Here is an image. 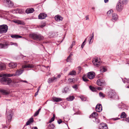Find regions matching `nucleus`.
<instances>
[{
  "label": "nucleus",
  "instance_id": "19",
  "mask_svg": "<svg viewBox=\"0 0 129 129\" xmlns=\"http://www.w3.org/2000/svg\"><path fill=\"white\" fill-rule=\"evenodd\" d=\"M34 67V66L32 64H28L22 66V69L26 68H32Z\"/></svg>",
  "mask_w": 129,
  "mask_h": 129
},
{
  "label": "nucleus",
  "instance_id": "38",
  "mask_svg": "<svg viewBox=\"0 0 129 129\" xmlns=\"http://www.w3.org/2000/svg\"><path fill=\"white\" fill-rule=\"evenodd\" d=\"M46 25V23L45 22L42 23L41 24L39 25V27L43 28Z\"/></svg>",
  "mask_w": 129,
  "mask_h": 129
},
{
  "label": "nucleus",
  "instance_id": "47",
  "mask_svg": "<svg viewBox=\"0 0 129 129\" xmlns=\"http://www.w3.org/2000/svg\"><path fill=\"white\" fill-rule=\"evenodd\" d=\"M39 112H38L37 111L35 112L34 115V116H37L39 114Z\"/></svg>",
  "mask_w": 129,
  "mask_h": 129
},
{
  "label": "nucleus",
  "instance_id": "5",
  "mask_svg": "<svg viewBox=\"0 0 129 129\" xmlns=\"http://www.w3.org/2000/svg\"><path fill=\"white\" fill-rule=\"evenodd\" d=\"M108 97L113 99H118V96L114 90L110 91L109 92Z\"/></svg>",
  "mask_w": 129,
  "mask_h": 129
},
{
  "label": "nucleus",
  "instance_id": "59",
  "mask_svg": "<svg viewBox=\"0 0 129 129\" xmlns=\"http://www.w3.org/2000/svg\"><path fill=\"white\" fill-rule=\"evenodd\" d=\"M85 17H86V20H87L89 19V18H88V15H86V16Z\"/></svg>",
  "mask_w": 129,
  "mask_h": 129
},
{
  "label": "nucleus",
  "instance_id": "22",
  "mask_svg": "<svg viewBox=\"0 0 129 129\" xmlns=\"http://www.w3.org/2000/svg\"><path fill=\"white\" fill-rule=\"evenodd\" d=\"M34 11V9L33 8L28 9L26 10L25 12L27 14L33 12Z\"/></svg>",
  "mask_w": 129,
  "mask_h": 129
},
{
  "label": "nucleus",
  "instance_id": "62",
  "mask_svg": "<svg viewBox=\"0 0 129 129\" xmlns=\"http://www.w3.org/2000/svg\"><path fill=\"white\" fill-rule=\"evenodd\" d=\"M60 77H61L60 75L58 74V75L57 77L59 78H60Z\"/></svg>",
  "mask_w": 129,
  "mask_h": 129
},
{
  "label": "nucleus",
  "instance_id": "41",
  "mask_svg": "<svg viewBox=\"0 0 129 129\" xmlns=\"http://www.w3.org/2000/svg\"><path fill=\"white\" fill-rule=\"evenodd\" d=\"M99 95L101 97H102L103 98H104L105 96V95L102 93L100 92L99 93Z\"/></svg>",
  "mask_w": 129,
  "mask_h": 129
},
{
  "label": "nucleus",
  "instance_id": "21",
  "mask_svg": "<svg viewBox=\"0 0 129 129\" xmlns=\"http://www.w3.org/2000/svg\"><path fill=\"white\" fill-rule=\"evenodd\" d=\"M97 115V113L96 112H94L90 115L89 118L93 117L94 118H96Z\"/></svg>",
  "mask_w": 129,
  "mask_h": 129
},
{
  "label": "nucleus",
  "instance_id": "32",
  "mask_svg": "<svg viewBox=\"0 0 129 129\" xmlns=\"http://www.w3.org/2000/svg\"><path fill=\"white\" fill-rule=\"evenodd\" d=\"M113 11L112 10H111L107 12V15L109 16L110 17L112 15Z\"/></svg>",
  "mask_w": 129,
  "mask_h": 129
},
{
  "label": "nucleus",
  "instance_id": "63",
  "mask_svg": "<svg viewBox=\"0 0 129 129\" xmlns=\"http://www.w3.org/2000/svg\"><path fill=\"white\" fill-rule=\"evenodd\" d=\"M108 2V0H104V2L105 3H107Z\"/></svg>",
  "mask_w": 129,
  "mask_h": 129
},
{
  "label": "nucleus",
  "instance_id": "2",
  "mask_svg": "<svg viewBox=\"0 0 129 129\" xmlns=\"http://www.w3.org/2000/svg\"><path fill=\"white\" fill-rule=\"evenodd\" d=\"M14 45L15 46H17L18 45L16 43L11 42H6L5 44L0 43V48L5 49L7 48L10 45Z\"/></svg>",
  "mask_w": 129,
  "mask_h": 129
},
{
  "label": "nucleus",
  "instance_id": "27",
  "mask_svg": "<svg viewBox=\"0 0 129 129\" xmlns=\"http://www.w3.org/2000/svg\"><path fill=\"white\" fill-rule=\"evenodd\" d=\"M75 98L73 96H69L66 99L67 100L69 101H73Z\"/></svg>",
  "mask_w": 129,
  "mask_h": 129
},
{
  "label": "nucleus",
  "instance_id": "60",
  "mask_svg": "<svg viewBox=\"0 0 129 129\" xmlns=\"http://www.w3.org/2000/svg\"><path fill=\"white\" fill-rule=\"evenodd\" d=\"M2 127L3 128H5V127H7V126H6L5 125H3V124H2Z\"/></svg>",
  "mask_w": 129,
  "mask_h": 129
},
{
  "label": "nucleus",
  "instance_id": "37",
  "mask_svg": "<svg viewBox=\"0 0 129 129\" xmlns=\"http://www.w3.org/2000/svg\"><path fill=\"white\" fill-rule=\"evenodd\" d=\"M93 120L94 122L96 123H100V120L96 118H93Z\"/></svg>",
  "mask_w": 129,
  "mask_h": 129
},
{
  "label": "nucleus",
  "instance_id": "49",
  "mask_svg": "<svg viewBox=\"0 0 129 129\" xmlns=\"http://www.w3.org/2000/svg\"><path fill=\"white\" fill-rule=\"evenodd\" d=\"M75 42L74 41L72 42V44L71 46V48H72L73 46L75 45Z\"/></svg>",
  "mask_w": 129,
  "mask_h": 129
},
{
  "label": "nucleus",
  "instance_id": "28",
  "mask_svg": "<svg viewBox=\"0 0 129 129\" xmlns=\"http://www.w3.org/2000/svg\"><path fill=\"white\" fill-rule=\"evenodd\" d=\"M125 106V104L121 103L119 105V108L120 110H121L124 108Z\"/></svg>",
  "mask_w": 129,
  "mask_h": 129
},
{
  "label": "nucleus",
  "instance_id": "26",
  "mask_svg": "<svg viewBox=\"0 0 129 129\" xmlns=\"http://www.w3.org/2000/svg\"><path fill=\"white\" fill-rule=\"evenodd\" d=\"M0 93L4 95H7L8 94V92H7L6 90L3 89L0 90Z\"/></svg>",
  "mask_w": 129,
  "mask_h": 129
},
{
  "label": "nucleus",
  "instance_id": "1",
  "mask_svg": "<svg viewBox=\"0 0 129 129\" xmlns=\"http://www.w3.org/2000/svg\"><path fill=\"white\" fill-rule=\"evenodd\" d=\"M5 74H0V77H1L0 79L1 83L3 84H9L12 82V80L10 78L7 77V76H4Z\"/></svg>",
  "mask_w": 129,
  "mask_h": 129
},
{
  "label": "nucleus",
  "instance_id": "25",
  "mask_svg": "<svg viewBox=\"0 0 129 129\" xmlns=\"http://www.w3.org/2000/svg\"><path fill=\"white\" fill-rule=\"evenodd\" d=\"M54 127V124H50L48 126L46 129H53Z\"/></svg>",
  "mask_w": 129,
  "mask_h": 129
},
{
  "label": "nucleus",
  "instance_id": "54",
  "mask_svg": "<svg viewBox=\"0 0 129 129\" xmlns=\"http://www.w3.org/2000/svg\"><path fill=\"white\" fill-rule=\"evenodd\" d=\"M20 82H24L25 83H28L27 82L26 80H20Z\"/></svg>",
  "mask_w": 129,
  "mask_h": 129
},
{
  "label": "nucleus",
  "instance_id": "61",
  "mask_svg": "<svg viewBox=\"0 0 129 129\" xmlns=\"http://www.w3.org/2000/svg\"><path fill=\"white\" fill-rule=\"evenodd\" d=\"M31 129H38L37 127H33Z\"/></svg>",
  "mask_w": 129,
  "mask_h": 129
},
{
  "label": "nucleus",
  "instance_id": "15",
  "mask_svg": "<svg viewBox=\"0 0 129 129\" xmlns=\"http://www.w3.org/2000/svg\"><path fill=\"white\" fill-rule=\"evenodd\" d=\"M47 16V15L43 13H41L38 16L39 18L40 19H45Z\"/></svg>",
  "mask_w": 129,
  "mask_h": 129
},
{
  "label": "nucleus",
  "instance_id": "17",
  "mask_svg": "<svg viewBox=\"0 0 129 129\" xmlns=\"http://www.w3.org/2000/svg\"><path fill=\"white\" fill-rule=\"evenodd\" d=\"M17 66V64L13 62H11L9 64V67L11 68H13L16 67Z\"/></svg>",
  "mask_w": 129,
  "mask_h": 129
},
{
  "label": "nucleus",
  "instance_id": "35",
  "mask_svg": "<svg viewBox=\"0 0 129 129\" xmlns=\"http://www.w3.org/2000/svg\"><path fill=\"white\" fill-rule=\"evenodd\" d=\"M120 116L121 118H125L126 117V114L124 112H122Z\"/></svg>",
  "mask_w": 129,
  "mask_h": 129
},
{
  "label": "nucleus",
  "instance_id": "9",
  "mask_svg": "<svg viewBox=\"0 0 129 129\" xmlns=\"http://www.w3.org/2000/svg\"><path fill=\"white\" fill-rule=\"evenodd\" d=\"M4 4L7 7H12L13 6V4L10 0H5L4 1Z\"/></svg>",
  "mask_w": 129,
  "mask_h": 129
},
{
  "label": "nucleus",
  "instance_id": "10",
  "mask_svg": "<svg viewBox=\"0 0 129 129\" xmlns=\"http://www.w3.org/2000/svg\"><path fill=\"white\" fill-rule=\"evenodd\" d=\"M95 73L93 72H90L88 73L87 77L90 79H92L95 77Z\"/></svg>",
  "mask_w": 129,
  "mask_h": 129
},
{
  "label": "nucleus",
  "instance_id": "44",
  "mask_svg": "<svg viewBox=\"0 0 129 129\" xmlns=\"http://www.w3.org/2000/svg\"><path fill=\"white\" fill-rule=\"evenodd\" d=\"M28 121H29L30 123L33 122L34 121L33 118H31L29 119Z\"/></svg>",
  "mask_w": 129,
  "mask_h": 129
},
{
  "label": "nucleus",
  "instance_id": "3",
  "mask_svg": "<svg viewBox=\"0 0 129 129\" xmlns=\"http://www.w3.org/2000/svg\"><path fill=\"white\" fill-rule=\"evenodd\" d=\"M29 36L30 37L35 40H41L44 39L43 36L35 33L30 34H29Z\"/></svg>",
  "mask_w": 129,
  "mask_h": 129
},
{
  "label": "nucleus",
  "instance_id": "7",
  "mask_svg": "<svg viewBox=\"0 0 129 129\" xmlns=\"http://www.w3.org/2000/svg\"><path fill=\"white\" fill-rule=\"evenodd\" d=\"M124 5L122 2H119L116 6V9L118 11H121L123 8Z\"/></svg>",
  "mask_w": 129,
  "mask_h": 129
},
{
  "label": "nucleus",
  "instance_id": "18",
  "mask_svg": "<svg viewBox=\"0 0 129 129\" xmlns=\"http://www.w3.org/2000/svg\"><path fill=\"white\" fill-rule=\"evenodd\" d=\"M94 35L92 34V35H90L88 38V40L89 41V44H91L93 42V39Z\"/></svg>",
  "mask_w": 129,
  "mask_h": 129
},
{
  "label": "nucleus",
  "instance_id": "39",
  "mask_svg": "<svg viewBox=\"0 0 129 129\" xmlns=\"http://www.w3.org/2000/svg\"><path fill=\"white\" fill-rule=\"evenodd\" d=\"M72 54H70L69 56L67 58V61L69 62V61H70L71 60L70 57L72 56Z\"/></svg>",
  "mask_w": 129,
  "mask_h": 129
},
{
  "label": "nucleus",
  "instance_id": "45",
  "mask_svg": "<svg viewBox=\"0 0 129 129\" xmlns=\"http://www.w3.org/2000/svg\"><path fill=\"white\" fill-rule=\"evenodd\" d=\"M54 120V118H52L49 120V123H50L53 121Z\"/></svg>",
  "mask_w": 129,
  "mask_h": 129
},
{
  "label": "nucleus",
  "instance_id": "30",
  "mask_svg": "<svg viewBox=\"0 0 129 129\" xmlns=\"http://www.w3.org/2000/svg\"><path fill=\"white\" fill-rule=\"evenodd\" d=\"M6 68L5 65L4 64H0V70L5 69Z\"/></svg>",
  "mask_w": 129,
  "mask_h": 129
},
{
  "label": "nucleus",
  "instance_id": "14",
  "mask_svg": "<svg viewBox=\"0 0 129 129\" xmlns=\"http://www.w3.org/2000/svg\"><path fill=\"white\" fill-rule=\"evenodd\" d=\"M93 62L94 64L96 66H98L100 63V62L98 60V58L97 57H95L94 60L93 61Z\"/></svg>",
  "mask_w": 129,
  "mask_h": 129
},
{
  "label": "nucleus",
  "instance_id": "16",
  "mask_svg": "<svg viewBox=\"0 0 129 129\" xmlns=\"http://www.w3.org/2000/svg\"><path fill=\"white\" fill-rule=\"evenodd\" d=\"M56 79L57 78L56 77H53L52 78H49L48 80V83H50L56 81Z\"/></svg>",
  "mask_w": 129,
  "mask_h": 129
},
{
  "label": "nucleus",
  "instance_id": "31",
  "mask_svg": "<svg viewBox=\"0 0 129 129\" xmlns=\"http://www.w3.org/2000/svg\"><path fill=\"white\" fill-rule=\"evenodd\" d=\"M15 22L16 23H18V24H21L23 25H24L25 24V23L24 22L22 21L18 20L16 21Z\"/></svg>",
  "mask_w": 129,
  "mask_h": 129
},
{
  "label": "nucleus",
  "instance_id": "20",
  "mask_svg": "<svg viewBox=\"0 0 129 129\" xmlns=\"http://www.w3.org/2000/svg\"><path fill=\"white\" fill-rule=\"evenodd\" d=\"M96 83L98 85L100 86H102L104 85L105 84L104 82L102 81L100 79L98 80Z\"/></svg>",
  "mask_w": 129,
  "mask_h": 129
},
{
  "label": "nucleus",
  "instance_id": "42",
  "mask_svg": "<svg viewBox=\"0 0 129 129\" xmlns=\"http://www.w3.org/2000/svg\"><path fill=\"white\" fill-rule=\"evenodd\" d=\"M82 79L83 81L85 82H87L88 80L86 77L84 76L83 77Z\"/></svg>",
  "mask_w": 129,
  "mask_h": 129
},
{
  "label": "nucleus",
  "instance_id": "29",
  "mask_svg": "<svg viewBox=\"0 0 129 129\" xmlns=\"http://www.w3.org/2000/svg\"><path fill=\"white\" fill-rule=\"evenodd\" d=\"M11 37L13 38L18 39L22 38V36H20L16 35H11Z\"/></svg>",
  "mask_w": 129,
  "mask_h": 129
},
{
  "label": "nucleus",
  "instance_id": "51",
  "mask_svg": "<svg viewBox=\"0 0 129 129\" xmlns=\"http://www.w3.org/2000/svg\"><path fill=\"white\" fill-rule=\"evenodd\" d=\"M124 120L129 122V117L126 118L125 119H124Z\"/></svg>",
  "mask_w": 129,
  "mask_h": 129
},
{
  "label": "nucleus",
  "instance_id": "64",
  "mask_svg": "<svg viewBox=\"0 0 129 129\" xmlns=\"http://www.w3.org/2000/svg\"><path fill=\"white\" fill-rule=\"evenodd\" d=\"M41 110V108H40L37 111L38 112H39V111H40Z\"/></svg>",
  "mask_w": 129,
  "mask_h": 129
},
{
  "label": "nucleus",
  "instance_id": "11",
  "mask_svg": "<svg viewBox=\"0 0 129 129\" xmlns=\"http://www.w3.org/2000/svg\"><path fill=\"white\" fill-rule=\"evenodd\" d=\"M102 107L101 104H98L95 107V110L97 112H100L102 110Z\"/></svg>",
  "mask_w": 129,
  "mask_h": 129
},
{
  "label": "nucleus",
  "instance_id": "33",
  "mask_svg": "<svg viewBox=\"0 0 129 129\" xmlns=\"http://www.w3.org/2000/svg\"><path fill=\"white\" fill-rule=\"evenodd\" d=\"M70 90L68 87H65L62 91V93H66L69 92Z\"/></svg>",
  "mask_w": 129,
  "mask_h": 129
},
{
  "label": "nucleus",
  "instance_id": "34",
  "mask_svg": "<svg viewBox=\"0 0 129 129\" xmlns=\"http://www.w3.org/2000/svg\"><path fill=\"white\" fill-rule=\"evenodd\" d=\"M76 74V72L74 70H73L70 72L69 74V75H75Z\"/></svg>",
  "mask_w": 129,
  "mask_h": 129
},
{
  "label": "nucleus",
  "instance_id": "8",
  "mask_svg": "<svg viewBox=\"0 0 129 129\" xmlns=\"http://www.w3.org/2000/svg\"><path fill=\"white\" fill-rule=\"evenodd\" d=\"M8 26L5 24L0 25V32H7L8 30Z\"/></svg>",
  "mask_w": 129,
  "mask_h": 129
},
{
  "label": "nucleus",
  "instance_id": "50",
  "mask_svg": "<svg viewBox=\"0 0 129 129\" xmlns=\"http://www.w3.org/2000/svg\"><path fill=\"white\" fill-rule=\"evenodd\" d=\"M77 69L78 70V73H80L81 71V67H79Z\"/></svg>",
  "mask_w": 129,
  "mask_h": 129
},
{
  "label": "nucleus",
  "instance_id": "36",
  "mask_svg": "<svg viewBox=\"0 0 129 129\" xmlns=\"http://www.w3.org/2000/svg\"><path fill=\"white\" fill-rule=\"evenodd\" d=\"M121 79L124 83H125L126 82L127 83H129V79H128L126 78H124V79H122V78Z\"/></svg>",
  "mask_w": 129,
  "mask_h": 129
},
{
  "label": "nucleus",
  "instance_id": "43",
  "mask_svg": "<svg viewBox=\"0 0 129 129\" xmlns=\"http://www.w3.org/2000/svg\"><path fill=\"white\" fill-rule=\"evenodd\" d=\"M81 100L82 101H86L87 99L86 98H85L83 97H82L81 98Z\"/></svg>",
  "mask_w": 129,
  "mask_h": 129
},
{
  "label": "nucleus",
  "instance_id": "6",
  "mask_svg": "<svg viewBox=\"0 0 129 129\" xmlns=\"http://www.w3.org/2000/svg\"><path fill=\"white\" fill-rule=\"evenodd\" d=\"M23 70H17L15 74H4V75L7 76L8 77H11L16 76H19L21 75L23 72Z\"/></svg>",
  "mask_w": 129,
  "mask_h": 129
},
{
  "label": "nucleus",
  "instance_id": "4",
  "mask_svg": "<svg viewBox=\"0 0 129 129\" xmlns=\"http://www.w3.org/2000/svg\"><path fill=\"white\" fill-rule=\"evenodd\" d=\"M7 112L6 114L7 115L6 118V120L7 121H6L7 124L9 125V122H10L11 119L13 115V114L12 110H10L9 111L7 112V111H6Z\"/></svg>",
  "mask_w": 129,
  "mask_h": 129
},
{
  "label": "nucleus",
  "instance_id": "52",
  "mask_svg": "<svg viewBox=\"0 0 129 129\" xmlns=\"http://www.w3.org/2000/svg\"><path fill=\"white\" fill-rule=\"evenodd\" d=\"M57 122L59 124H60L62 122V121L61 119H60L58 120Z\"/></svg>",
  "mask_w": 129,
  "mask_h": 129
},
{
  "label": "nucleus",
  "instance_id": "48",
  "mask_svg": "<svg viewBox=\"0 0 129 129\" xmlns=\"http://www.w3.org/2000/svg\"><path fill=\"white\" fill-rule=\"evenodd\" d=\"M106 69L104 67H103V69L101 70V71H102L103 72H105L106 71Z\"/></svg>",
  "mask_w": 129,
  "mask_h": 129
},
{
  "label": "nucleus",
  "instance_id": "24",
  "mask_svg": "<svg viewBox=\"0 0 129 129\" xmlns=\"http://www.w3.org/2000/svg\"><path fill=\"white\" fill-rule=\"evenodd\" d=\"M55 19L57 21H59L60 20H62L63 18L60 16H56L55 17Z\"/></svg>",
  "mask_w": 129,
  "mask_h": 129
},
{
  "label": "nucleus",
  "instance_id": "53",
  "mask_svg": "<svg viewBox=\"0 0 129 129\" xmlns=\"http://www.w3.org/2000/svg\"><path fill=\"white\" fill-rule=\"evenodd\" d=\"M29 121H28L26 123V125H28L30 124L31 123Z\"/></svg>",
  "mask_w": 129,
  "mask_h": 129
},
{
  "label": "nucleus",
  "instance_id": "55",
  "mask_svg": "<svg viewBox=\"0 0 129 129\" xmlns=\"http://www.w3.org/2000/svg\"><path fill=\"white\" fill-rule=\"evenodd\" d=\"M119 118L116 117V118H113V120H116L120 119Z\"/></svg>",
  "mask_w": 129,
  "mask_h": 129
},
{
  "label": "nucleus",
  "instance_id": "56",
  "mask_svg": "<svg viewBox=\"0 0 129 129\" xmlns=\"http://www.w3.org/2000/svg\"><path fill=\"white\" fill-rule=\"evenodd\" d=\"M73 79H69L68 80L69 81V82H73Z\"/></svg>",
  "mask_w": 129,
  "mask_h": 129
},
{
  "label": "nucleus",
  "instance_id": "12",
  "mask_svg": "<svg viewBox=\"0 0 129 129\" xmlns=\"http://www.w3.org/2000/svg\"><path fill=\"white\" fill-rule=\"evenodd\" d=\"M99 129H108V127L107 125L104 123L100 124L99 127Z\"/></svg>",
  "mask_w": 129,
  "mask_h": 129
},
{
  "label": "nucleus",
  "instance_id": "58",
  "mask_svg": "<svg viewBox=\"0 0 129 129\" xmlns=\"http://www.w3.org/2000/svg\"><path fill=\"white\" fill-rule=\"evenodd\" d=\"M38 92L39 91H37V92L35 93V96H36L38 94Z\"/></svg>",
  "mask_w": 129,
  "mask_h": 129
},
{
  "label": "nucleus",
  "instance_id": "46",
  "mask_svg": "<svg viewBox=\"0 0 129 129\" xmlns=\"http://www.w3.org/2000/svg\"><path fill=\"white\" fill-rule=\"evenodd\" d=\"M73 87L76 89V90L78 88V87H77V85H75L73 86Z\"/></svg>",
  "mask_w": 129,
  "mask_h": 129
},
{
  "label": "nucleus",
  "instance_id": "40",
  "mask_svg": "<svg viewBox=\"0 0 129 129\" xmlns=\"http://www.w3.org/2000/svg\"><path fill=\"white\" fill-rule=\"evenodd\" d=\"M89 88L90 90H91L92 91H95V89L94 87H92L91 86H89Z\"/></svg>",
  "mask_w": 129,
  "mask_h": 129
},
{
  "label": "nucleus",
  "instance_id": "23",
  "mask_svg": "<svg viewBox=\"0 0 129 129\" xmlns=\"http://www.w3.org/2000/svg\"><path fill=\"white\" fill-rule=\"evenodd\" d=\"M52 100L54 102H60L62 100L61 98H56L55 97H53Z\"/></svg>",
  "mask_w": 129,
  "mask_h": 129
},
{
  "label": "nucleus",
  "instance_id": "57",
  "mask_svg": "<svg viewBox=\"0 0 129 129\" xmlns=\"http://www.w3.org/2000/svg\"><path fill=\"white\" fill-rule=\"evenodd\" d=\"M85 44L84 42H83L81 46V47L82 48L84 47V46Z\"/></svg>",
  "mask_w": 129,
  "mask_h": 129
},
{
  "label": "nucleus",
  "instance_id": "13",
  "mask_svg": "<svg viewBox=\"0 0 129 129\" xmlns=\"http://www.w3.org/2000/svg\"><path fill=\"white\" fill-rule=\"evenodd\" d=\"M112 18L111 20L113 22H115L118 18V16L116 13H113L112 15Z\"/></svg>",
  "mask_w": 129,
  "mask_h": 129
}]
</instances>
